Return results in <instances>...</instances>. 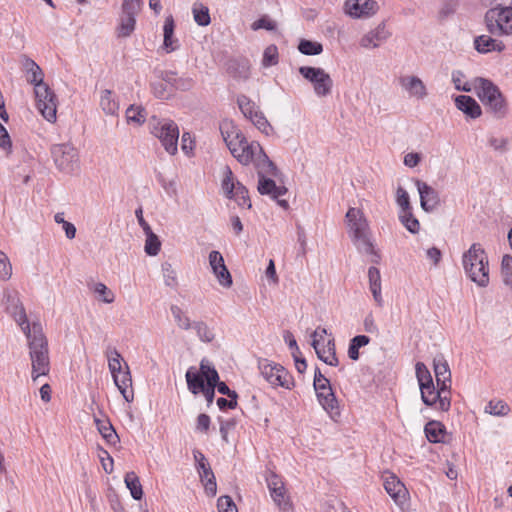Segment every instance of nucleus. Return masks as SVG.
<instances>
[{
	"label": "nucleus",
	"mask_w": 512,
	"mask_h": 512,
	"mask_svg": "<svg viewBox=\"0 0 512 512\" xmlns=\"http://www.w3.org/2000/svg\"><path fill=\"white\" fill-rule=\"evenodd\" d=\"M396 195H397L396 202L399 205V207L401 208V211H406V210L412 209L411 205H410L409 195L403 187L399 186L397 188Z\"/></svg>",
	"instance_id": "59"
},
{
	"label": "nucleus",
	"mask_w": 512,
	"mask_h": 512,
	"mask_svg": "<svg viewBox=\"0 0 512 512\" xmlns=\"http://www.w3.org/2000/svg\"><path fill=\"white\" fill-rule=\"evenodd\" d=\"M174 28H175V24H174L173 17L171 15L167 16L164 21V26H163V32H164L163 45L168 52L174 51L176 49V46L173 45L175 42H177V40L173 39Z\"/></svg>",
	"instance_id": "36"
},
{
	"label": "nucleus",
	"mask_w": 512,
	"mask_h": 512,
	"mask_svg": "<svg viewBox=\"0 0 512 512\" xmlns=\"http://www.w3.org/2000/svg\"><path fill=\"white\" fill-rule=\"evenodd\" d=\"M151 89L156 98L168 99L172 95V89H168L167 84L161 79L151 84Z\"/></svg>",
	"instance_id": "53"
},
{
	"label": "nucleus",
	"mask_w": 512,
	"mask_h": 512,
	"mask_svg": "<svg viewBox=\"0 0 512 512\" xmlns=\"http://www.w3.org/2000/svg\"><path fill=\"white\" fill-rule=\"evenodd\" d=\"M258 178L257 189L261 195H269L272 199H278L287 193V188L285 186H277L273 179L266 176Z\"/></svg>",
	"instance_id": "26"
},
{
	"label": "nucleus",
	"mask_w": 512,
	"mask_h": 512,
	"mask_svg": "<svg viewBox=\"0 0 512 512\" xmlns=\"http://www.w3.org/2000/svg\"><path fill=\"white\" fill-rule=\"evenodd\" d=\"M501 276L503 283L512 289V256L504 255L501 261Z\"/></svg>",
	"instance_id": "47"
},
{
	"label": "nucleus",
	"mask_w": 512,
	"mask_h": 512,
	"mask_svg": "<svg viewBox=\"0 0 512 512\" xmlns=\"http://www.w3.org/2000/svg\"><path fill=\"white\" fill-rule=\"evenodd\" d=\"M124 482L126 487L130 490L133 499L141 500L143 497V489L136 473L133 471L127 472L124 477Z\"/></svg>",
	"instance_id": "34"
},
{
	"label": "nucleus",
	"mask_w": 512,
	"mask_h": 512,
	"mask_svg": "<svg viewBox=\"0 0 512 512\" xmlns=\"http://www.w3.org/2000/svg\"><path fill=\"white\" fill-rule=\"evenodd\" d=\"M185 377L188 390L194 395H197L206 387L205 378L194 367H190L186 371Z\"/></svg>",
	"instance_id": "30"
},
{
	"label": "nucleus",
	"mask_w": 512,
	"mask_h": 512,
	"mask_svg": "<svg viewBox=\"0 0 512 512\" xmlns=\"http://www.w3.org/2000/svg\"><path fill=\"white\" fill-rule=\"evenodd\" d=\"M251 28L254 31L259 30V29L274 31L276 29V23H275V21L271 20L267 16H263V17L259 18L258 20H256L255 22H253V24L251 25Z\"/></svg>",
	"instance_id": "60"
},
{
	"label": "nucleus",
	"mask_w": 512,
	"mask_h": 512,
	"mask_svg": "<svg viewBox=\"0 0 512 512\" xmlns=\"http://www.w3.org/2000/svg\"><path fill=\"white\" fill-rule=\"evenodd\" d=\"M193 15L194 20L199 26H207L210 24V15H209V9L206 6H203L202 4L198 5L194 4L193 6Z\"/></svg>",
	"instance_id": "50"
},
{
	"label": "nucleus",
	"mask_w": 512,
	"mask_h": 512,
	"mask_svg": "<svg viewBox=\"0 0 512 512\" xmlns=\"http://www.w3.org/2000/svg\"><path fill=\"white\" fill-rule=\"evenodd\" d=\"M219 512H238L237 507L230 496L224 495L217 500Z\"/></svg>",
	"instance_id": "58"
},
{
	"label": "nucleus",
	"mask_w": 512,
	"mask_h": 512,
	"mask_svg": "<svg viewBox=\"0 0 512 512\" xmlns=\"http://www.w3.org/2000/svg\"><path fill=\"white\" fill-rule=\"evenodd\" d=\"M250 120L261 132L265 133L266 135H269V133L272 131L271 125L262 112L258 111L257 113H254V116Z\"/></svg>",
	"instance_id": "54"
},
{
	"label": "nucleus",
	"mask_w": 512,
	"mask_h": 512,
	"mask_svg": "<svg viewBox=\"0 0 512 512\" xmlns=\"http://www.w3.org/2000/svg\"><path fill=\"white\" fill-rule=\"evenodd\" d=\"M271 497L275 504L282 511H288L291 509L292 505L288 497H286V489L284 484L279 486V488L270 491Z\"/></svg>",
	"instance_id": "39"
},
{
	"label": "nucleus",
	"mask_w": 512,
	"mask_h": 512,
	"mask_svg": "<svg viewBox=\"0 0 512 512\" xmlns=\"http://www.w3.org/2000/svg\"><path fill=\"white\" fill-rule=\"evenodd\" d=\"M126 120L128 123L142 125L146 120V112L142 106L130 105L126 110Z\"/></svg>",
	"instance_id": "41"
},
{
	"label": "nucleus",
	"mask_w": 512,
	"mask_h": 512,
	"mask_svg": "<svg viewBox=\"0 0 512 512\" xmlns=\"http://www.w3.org/2000/svg\"><path fill=\"white\" fill-rule=\"evenodd\" d=\"M209 264L219 284L224 288L232 286V276L227 269L224 258L219 251L213 250L209 253Z\"/></svg>",
	"instance_id": "17"
},
{
	"label": "nucleus",
	"mask_w": 512,
	"mask_h": 512,
	"mask_svg": "<svg viewBox=\"0 0 512 512\" xmlns=\"http://www.w3.org/2000/svg\"><path fill=\"white\" fill-rule=\"evenodd\" d=\"M400 84L411 97L424 99L427 96L426 86L417 76H404L400 79Z\"/></svg>",
	"instance_id": "23"
},
{
	"label": "nucleus",
	"mask_w": 512,
	"mask_h": 512,
	"mask_svg": "<svg viewBox=\"0 0 512 512\" xmlns=\"http://www.w3.org/2000/svg\"><path fill=\"white\" fill-rule=\"evenodd\" d=\"M389 37L384 23H380L375 29L366 33L360 40V45L364 48H376L381 42Z\"/></svg>",
	"instance_id": "24"
},
{
	"label": "nucleus",
	"mask_w": 512,
	"mask_h": 512,
	"mask_svg": "<svg viewBox=\"0 0 512 512\" xmlns=\"http://www.w3.org/2000/svg\"><path fill=\"white\" fill-rule=\"evenodd\" d=\"M36 105L42 116L50 123H54L57 118V98L55 93L47 84H38L34 88Z\"/></svg>",
	"instance_id": "12"
},
{
	"label": "nucleus",
	"mask_w": 512,
	"mask_h": 512,
	"mask_svg": "<svg viewBox=\"0 0 512 512\" xmlns=\"http://www.w3.org/2000/svg\"><path fill=\"white\" fill-rule=\"evenodd\" d=\"M151 132L160 140L162 146L169 154L174 155L177 153L179 128L174 121L153 118Z\"/></svg>",
	"instance_id": "5"
},
{
	"label": "nucleus",
	"mask_w": 512,
	"mask_h": 512,
	"mask_svg": "<svg viewBox=\"0 0 512 512\" xmlns=\"http://www.w3.org/2000/svg\"><path fill=\"white\" fill-rule=\"evenodd\" d=\"M223 139L233 157L242 165H249L261 152V145L256 142H248L245 136L231 123L220 126Z\"/></svg>",
	"instance_id": "1"
},
{
	"label": "nucleus",
	"mask_w": 512,
	"mask_h": 512,
	"mask_svg": "<svg viewBox=\"0 0 512 512\" xmlns=\"http://www.w3.org/2000/svg\"><path fill=\"white\" fill-rule=\"evenodd\" d=\"M344 9L352 18H368L377 13L379 6L374 0H346Z\"/></svg>",
	"instance_id": "15"
},
{
	"label": "nucleus",
	"mask_w": 512,
	"mask_h": 512,
	"mask_svg": "<svg viewBox=\"0 0 512 512\" xmlns=\"http://www.w3.org/2000/svg\"><path fill=\"white\" fill-rule=\"evenodd\" d=\"M254 163L258 177L263 176H276L277 175V167L275 164L269 159L266 153L261 148V152L256 155L255 159L252 161Z\"/></svg>",
	"instance_id": "27"
},
{
	"label": "nucleus",
	"mask_w": 512,
	"mask_h": 512,
	"mask_svg": "<svg viewBox=\"0 0 512 512\" xmlns=\"http://www.w3.org/2000/svg\"><path fill=\"white\" fill-rule=\"evenodd\" d=\"M426 437L431 443L444 442L445 426L439 421H429L424 428Z\"/></svg>",
	"instance_id": "32"
},
{
	"label": "nucleus",
	"mask_w": 512,
	"mask_h": 512,
	"mask_svg": "<svg viewBox=\"0 0 512 512\" xmlns=\"http://www.w3.org/2000/svg\"><path fill=\"white\" fill-rule=\"evenodd\" d=\"M229 399L220 397L217 399V405L220 410L235 409L237 407L238 394L227 396Z\"/></svg>",
	"instance_id": "62"
},
{
	"label": "nucleus",
	"mask_w": 512,
	"mask_h": 512,
	"mask_svg": "<svg viewBox=\"0 0 512 512\" xmlns=\"http://www.w3.org/2000/svg\"><path fill=\"white\" fill-rule=\"evenodd\" d=\"M415 185L420 195L421 208L426 212H432L440 204L439 193L427 183L417 179Z\"/></svg>",
	"instance_id": "18"
},
{
	"label": "nucleus",
	"mask_w": 512,
	"mask_h": 512,
	"mask_svg": "<svg viewBox=\"0 0 512 512\" xmlns=\"http://www.w3.org/2000/svg\"><path fill=\"white\" fill-rule=\"evenodd\" d=\"M258 368L263 378L273 387H283L292 389L294 380L291 374L282 365L269 361L268 359H260Z\"/></svg>",
	"instance_id": "7"
},
{
	"label": "nucleus",
	"mask_w": 512,
	"mask_h": 512,
	"mask_svg": "<svg viewBox=\"0 0 512 512\" xmlns=\"http://www.w3.org/2000/svg\"><path fill=\"white\" fill-rule=\"evenodd\" d=\"M315 392L319 404L326 412H328L331 416H333L334 414L339 415L338 401L331 388L330 383L321 386L318 385V388L315 389Z\"/></svg>",
	"instance_id": "21"
},
{
	"label": "nucleus",
	"mask_w": 512,
	"mask_h": 512,
	"mask_svg": "<svg viewBox=\"0 0 512 512\" xmlns=\"http://www.w3.org/2000/svg\"><path fill=\"white\" fill-rule=\"evenodd\" d=\"M462 266L466 276L477 286L489 285L488 255L480 243H473L462 255Z\"/></svg>",
	"instance_id": "2"
},
{
	"label": "nucleus",
	"mask_w": 512,
	"mask_h": 512,
	"mask_svg": "<svg viewBox=\"0 0 512 512\" xmlns=\"http://www.w3.org/2000/svg\"><path fill=\"white\" fill-rule=\"evenodd\" d=\"M421 399L427 406H435L438 410L448 411L451 406L449 390L443 392L441 387L435 388L434 383L420 388Z\"/></svg>",
	"instance_id": "13"
},
{
	"label": "nucleus",
	"mask_w": 512,
	"mask_h": 512,
	"mask_svg": "<svg viewBox=\"0 0 512 512\" xmlns=\"http://www.w3.org/2000/svg\"><path fill=\"white\" fill-rule=\"evenodd\" d=\"M222 175V189L226 197L235 200L240 207L250 209L248 190L242 183L234 180L233 172L228 165L223 167Z\"/></svg>",
	"instance_id": "9"
},
{
	"label": "nucleus",
	"mask_w": 512,
	"mask_h": 512,
	"mask_svg": "<svg viewBox=\"0 0 512 512\" xmlns=\"http://www.w3.org/2000/svg\"><path fill=\"white\" fill-rule=\"evenodd\" d=\"M95 425L107 444L115 446L120 439L109 420L94 418Z\"/></svg>",
	"instance_id": "29"
},
{
	"label": "nucleus",
	"mask_w": 512,
	"mask_h": 512,
	"mask_svg": "<svg viewBox=\"0 0 512 512\" xmlns=\"http://www.w3.org/2000/svg\"><path fill=\"white\" fill-rule=\"evenodd\" d=\"M142 7L141 0H123L122 13L126 15L137 16Z\"/></svg>",
	"instance_id": "56"
},
{
	"label": "nucleus",
	"mask_w": 512,
	"mask_h": 512,
	"mask_svg": "<svg viewBox=\"0 0 512 512\" xmlns=\"http://www.w3.org/2000/svg\"><path fill=\"white\" fill-rule=\"evenodd\" d=\"M100 107L107 115H116L119 110V103L113 97V92L105 89L101 92Z\"/></svg>",
	"instance_id": "33"
},
{
	"label": "nucleus",
	"mask_w": 512,
	"mask_h": 512,
	"mask_svg": "<svg viewBox=\"0 0 512 512\" xmlns=\"http://www.w3.org/2000/svg\"><path fill=\"white\" fill-rule=\"evenodd\" d=\"M17 323L21 327L23 333L25 334V336L27 338L28 346L30 345V343L35 342L36 338L38 339V337L46 338L40 322H33L32 324H30L28 322L27 317H25V320L23 323L21 321H17Z\"/></svg>",
	"instance_id": "31"
},
{
	"label": "nucleus",
	"mask_w": 512,
	"mask_h": 512,
	"mask_svg": "<svg viewBox=\"0 0 512 512\" xmlns=\"http://www.w3.org/2000/svg\"><path fill=\"white\" fill-rule=\"evenodd\" d=\"M490 8L485 14L487 30L497 36L512 34V7Z\"/></svg>",
	"instance_id": "8"
},
{
	"label": "nucleus",
	"mask_w": 512,
	"mask_h": 512,
	"mask_svg": "<svg viewBox=\"0 0 512 512\" xmlns=\"http://www.w3.org/2000/svg\"><path fill=\"white\" fill-rule=\"evenodd\" d=\"M101 454L99 455L102 467L106 473H112L113 471V458L110 454L104 450L100 449Z\"/></svg>",
	"instance_id": "64"
},
{
	"label": "nucleus",
	"mask_w": 512,
	"mask_h": 512,
	"mask_svg": "<svg viewBox=\"0 0 512 512\" xmlns=\"http://www.w3.org/2000/svg\"><path fill=\"white\" fill-rule=\"evenodd\" d=\"M298 50L304 55L313 56L322 53L323 46L319 42L303 39L299 42Z\"/></svg>",
	"instance_id": "45"
},
{
	"label": "nucleus",
	"mask_w": 512,
	"mask_h": 512,
	"mask_svg": "<svg viewBox=\"0 0 512 512\" xmlns=\"http://www.w3.org/2000/svg\"><path fill=\"white\" fill-rule=\"evenodd\" d=\"M106 356L108 359V368L111 372V374H115L116 372H119L122 369L121 361L122 356L117 351L116 348L109 347L106 352Z\"/></svg>",
	"instance_id": "46"
},
{
	"label": "nucleus",
	"mask_w": 512,
	"mask_h": 512,
	"mask_svg": "<svg viewBox=\"0 0 512 512\" xmlns=\"http://www.w3.org/2000/svg\"><path fill=\"white\" fill-rule=\"evenodd\" d=\"M170 311H171V314H172L175 322L177 323V326L180 329H183V330L191 329L192 322H191L190 318L184 314V312L182 311V309L179 306L171 305Z\"/></svg>",
	"instance_id": "43"
},
{
	"label": "nucleus",
	"mask_w": 512,
	"mask_h": 512,
	"mask_svg": "<svg viewBox=\"0 0 512 512\" xmlns=\"http://www.w3.org/2000/svg\"><path fill=\"white\" fill-rule=\"evenodd\" d=\"M237 104L243 115L249 120L254 116V113L259 111L255 103L246 95H239L237 97Z\"/></svg>",
	"instance_id": "42"
},
{
	"label": "nucleus",
	"mask_w": 512,
	"mask_h": 512,
	"mask_svg": "<svg viewBox=\"0 0 512 512\" xmlns=\"http://www.w3.org/2000/svg\"><path fill=\"white\" fill-rule=\"evenodd\" d=\"M51 155L55 165L62 172L72 173L78 168V152L72 144L53 145Z\"/></svg>",
	"instance_id": "11"
},
{
	"label": "nucleus",
	"mask_w": 512,
	"mask_h": 512,
	"mask_svg": "<svg viewBox=\"0 0 512 512\" xmlns=\"http://www.w3.org/2000/svg\"><path fill=\"white\" fill-rule=\"evenodd\" d=\"M299 73L312 83L315 94L318 97H326L331 94L333 80L324 69L318 67L301 66Z\"/></svg>",
	"instance_id": "10"
},
{
	"label": "nucleus",
	"mask_w": 512,
	"mask_h": 512,
	"mask_svg": "<svg viewBox=\"0 0 512 512\" xmlns=\"http://www.w3.org/2000/svg\"><path fill=\"white\" fill-rule=\"evenodd\" d=\"M475 49L479 53H489L492 51L501 52L505 49V45L502 41L491 38L488 35H480L474 40Z\"/></svg>",
	"instance_id": "28"
},
{
	"label": "nucleus",
	"mask_w": 512,
	"mask_h": 512,
	"mask_svg": "<svg viewBox=\"0 0 512 512\" xmlns=\"http://www.w3.org/2000/svg\"><path fill=\"white\" fill-rule=\"evenodd\" d=\"M433 367L437 386L441 387L443 392H447L451 387V371L443 355L434 357Z\"/></svg>",
	"instance_id": "20"
},
{
	"label": "nucleus",
	"mask_w": 512,
	"mask_h": 512,
	"mask_svg": "<svg viewBox=\"0 0 512 512\" xmlns=\"http://www.w3.org/2000/svg\"><path fill=\"white\" fill-rule=\"evenodd\" d=\"M112 377L123 398L127 402H132L134 399V391L128 365L125 364V370L121 369L119 372L112 374Z\"/></svg>",
	"instance_id": "22"
},
{
	"label": "nucleus",
	"mask_w": 512,
	"mask_h": 512,
	"mask_svg": "<svg viewBox=\"0 0 512 512\" xmlns=\"http://www.w3.org/2000/svg\"><path fill=\"white\" fill-rule=\"evenodd\" d=\"M456 107L467 116L476 119L481 116L482 110L477 101L471 96L459 95L455 98Z\"/></svg>",
	"instance_id": "25"
},
{
	"label": "nucleus",
	"mask_w": 512,
	"mask_h": 512,
	"mask_svg": "<svg viewBox=\"0 0 512 512\" xmlns=\"http://www.w3.org/2000/svg\"><path fill=\"white\" fill-rule=\"evenodd\" d=\"M415 369H416L417 381H418L420 388L425 385H429V384L433 383L431 373L424 363L417 362Z\"/></svg>",
	"instance_id": "49"
},
{
	"label": "nucleus",
	"mask_w": 512,
	"mask_h": 512,
	"mask_svg": "<svg viewBox=\"0 0 512 512\" xmlns=\"http://www.w3.org/2000/svg\"><path fill=\"white\" fill-rule=\"evenodd\" d=\"M476 95L496 117L505 116L507 111L505 100L499 88L491 80L476 77Z\"/></svg>",
	"instance_id": "4"
},
{
	"label": "nucleus",
	"mask_w": 512,
	"mask_h": 512,
	"mask_svg": "<svg viewBox=\"0 0 512 512\" xmlns=\"http://www.w3.org/2000/svg\"><path fill=\"white\" fill-rule=\"evenodd\" d=\"M29 355L32 364L31 376L36 381L40 376L48 375L50 371V359L47 338H36V341L30 343Z\"/></svg>",
	"instance_id": "6"
},
{
	"label": "nucleus",
	"mask_w": 512,
	"mask_h": 512,
	"mask_svg": "<svg viewBox=\"0 0 512 512\" xmlns=\"http://www.w3.org/2000/svg\"><path fill=\"white\" fill-rule=\"evenodd\" d=\"M346 219L351 232L352 241L357 249L371 255V262L378 264L380 262V254L375 250L369 237V225L363 212L357 208H349L346 213Z\"/></svg>",
	"instance_id": "3"
},
{
	"label": "nucleus",
	"mask_w": 512,
	"mask_h": 512,
	"mask_svg": "<svg viewBox=\"0 0 512 512\" xmlns=\"http://www.w3.org/2000/svg\"><path fill=\"white\" fill-rule=\"evenodd\" d=\"M12 274V267L8 257L0 251V279H9Z\"/></svg>",
	"instance_id": "61"
},
{
	"label": "nucleus",
	"mask_w": 512,
	"mask_h": 512,
	"mask_svg": "<svg viewBox=\"0 0 512 512\" xmlns=\"http://www.w3.org/2000/svg\"><path fill=\"white\" fill-rule=\"evenodd\" d=\"M384 488L397 505L403 506L407 502L409 492L405 485L394 474L385 478Z\"/></svg>",
	"instance_id": "19"
},
{
	"label": "nucleus",
	"mask_w": 512,
	"mask_h": 512,
	"mask_svg": "<svg viewBox=\"0 0 512 512\" xmlns=\"http://www.w3.org/2000/svg\"><path fill=\"white\" fill-rule=\"evenodd\" d=\"M94 292L97 293L104 303L114 302V293L103 283L99 282L94 285Z\"/></svg>",
	"instance_id": "55"
},
{
	"label": "nucleus",
	"mask_w": 512,
	"mask_h": 512,
	"mask_svg": "<svg viewBox=\"0 0 512 512\" xmlns=\"http://www.w3.org/2000/svg\"><path fill=\"white\" fill-rule=\"evenodd\" d=\"M399 220L410 233L416 234L419 232L420 223L418 219L413 215L412 209L401 211Z\"/></svg>",
	"instance_id": "40"
},
{
	"label": "nucleus",
	"mask_w": 512,
	"mask_h": 512,
	"mask_svg": "<svg viewBox=\"0 0 512 512\" xmlns=\"http://www.w3.org/2000/svg\"><path fill=\"white\" fill-rule=\"evenodd\" d=\"M191 328L196 331V334L201 341L210 343L214 340L215 335L205 322L195 321L192 323Z\"/></svg>",
	"instance_id": "44"
},
{
	"label": "nucleus",
	"mask_w": 512,
	"mask_h": 512,
	"mask_svg": "<svg viewBox=\"0 0 512 512\" xmlns=\"http://www.w3.org/2000/svg\"><path fill=\"white\" fill-rule=\"evenodd\" d=\"M193 455L196 462V469L199 473L201 482L204 484L206 493L210 496H215L217 484L210 464L202 452L194 450Z\"/></svg>",
	"instance_id": "14"
},
{
	"label": "nucleus",
	"mask_w": 512,
	"mask_h": 512,
	"mask_svg": "<svg viewBox=\"0 0 512 512\" xmlns=\"http://www.w3.org/2000/svg\"><path fill=\"white\" fill-rule=\"evenodd\" d=\"M136 16L132 15H121L120 24L117 29L118 37L126 38L129 37L135 30Z\"/></svg>",
	"instance_id": "37"
},
{
	"label": "nucleus",
	"mask_w": 512,
	"mask_h": 512,
	"mask_svg": "<svg viewBox=\"0 0 512 512\" xmlns=\"http://www.w3.org/2000/svg\"><path fill=\"white\" fill-rule=\"evenodd\" d=\"M509 407L503 401H490L486 407V411H488L492 415L503 416L509 412Z\"/></svg>",
	"instance_id": "57"
},
{
	"label": "nucleus",
	"mask_w": 512,
	"mask_h": 512,
	"mask_svg": "<svg viewBox=\"0 0 512 512\" xmlns=\"http://www.w3.org/2000/svg\"><path fill=\"white\" fill-rule=\"evenodd\" d=\"M146 242H145V252L150 256H156L161 247V242L156 234L153 231L145 233Z\"/></svg>",
	"instance_id": "48"
},
{
	"label": "nucleus",
	"mask_w": 512,
	"mask_h": 512,
	"mask_svg": "<svg viewBox=\"0 0 512 512\" xmlns=\"http://www.w3.org/2000/svg\"><path fill=\"white\" fill-rule=\"evenodd\" d=\"M319 330H315L311 334L312 342L311 345L314 348L317 357L330 366H338L339 360L336 356L335 341L333 338L327 341L325 346H320V340L317 339Z\"/></svg>",
	"instance_id": "16"
},
{
	"label": "nucleus",
	"mask_w": 512,
	"mask_h": 512,
	"mask_svg": "<svg viewBox=\"0 0 512 512\" xmlns=\"http://www.w3.org/2000/svg\"><path fill=\"white\" fill-rule=\"evenodd\" d=\"M278 63V49L275 45L266 47L263 53L262 65L264 67L274 66Z\"/></svg>",
	"instance_id": "52"
},
{
	"label": "nucleus",
	"mask_w": 512,
	"mask_h": 512,
	"mask_svg": "<svg viewBox=\"0 0 512 512\" xmlns=\"http://www.w3.org/2000/svg\"><path fill=\"white\" fill-rule=\"evenodd\" d=\"M162 272L165 285L175 288L178 285L177 275L172 265L168 262L162 264Z\"/></svg>",
	"instance_id": "51"
},
{
	"label": "nucleus",
	"mask_w": 512,
	"mask_h": 512,
	"mask_svg": "<svg viewBox=\"0 0 512 512\" xmlns=\"http://www.w3.org/2000/svg\"><path fill=\"white\" fill-rule=\"evenodd\" d=\"M370 338L366 335H357L353 337L349 342L348 357L356 361L359 359V349L368 345Z\"/></svg>",
	"instance_id": "38"
},
{
	"label": "nucleus",
	"mask_w": 512,
	"mask_h": 512,
	"mask_svg": "<svg viewBox=\"0 0 512 512\" xmlns=\"http://www.w3.org/2000/svg\"><path fill=\"white\" fill-rule=\"evenodd\" d=\"M43 77H44V74H43V71L42 69L38 66L37 69H32V71H30V74L27 75V81L30 83V84H33L34 85V88H37V85L38 84H46L44 81H43Z\"/></svg>",
	"instance_id": "63"
},
{
	"label": "nucleus",
	"mask_w": 512,
	"mask_h": 512,
	"mask_svg": "<svg viewBox=\"0 0 512 512\" xmlns=\"http://www.w3.org/2000/svg\"><path fill=\"white\" fill-rule=\"evenodd\" d=\"M7 302L9 303L6 307L7 312L14 318V320L21 321L25 320L26 312L19 299L16 296L8 295Z\"/></svg>",
	"instance_id": "35"
}]
</instances>
